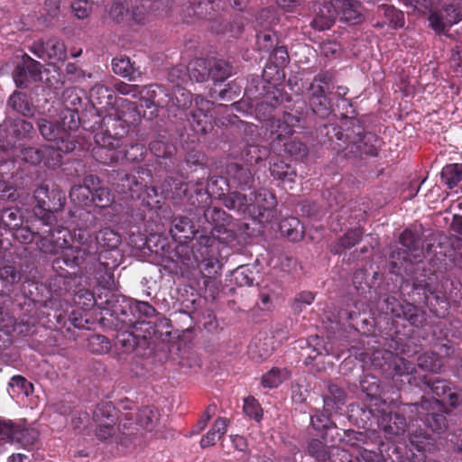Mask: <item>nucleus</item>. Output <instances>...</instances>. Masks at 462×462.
<instances>
[{"mask_svg": "<svg viewBox=\"0 0 462 462\" xmlns=\"http://www.w3.org/2000/svg\"><path fill=\"white\" fill-rule=\"evenodd\" d=\"M79 116L71 109L62 110L59 120L49 121L42 118L38 121V128L41 134L46 140L54 143L60 152H72L76 143L71 136V132L79 127Z\"/></svg>", "mask_w": 462, "mask_h": 462, "instance_id": "obj_1", "label": "nucleus"}, {"mask_svg": "<svg viewBox=\"0 0 462 462\" xmlns=\"http://www.w3.org/2000/svg\"><path fill=\"white\" fill-rule=\"evenodd\" d=\"M420 14L429 13V26L437 34H445L453 25L462 21V13L444 0H402Z\"/></svg>", "mask_w": 462, "mask_h": 462, "instance_id": "obj_2", "label": "nucleus"}, {"mask_svg": "<svg viewBox=\"0 0 462 462\" xmlns=\"http://www.w3.org/2000/svg\"><path fill=\"white\" fill-rule=\"evenodd\" d=\"M337 19L353 24L361 23L360 0H330L324 3L312 21V25L318 30H327Z\"/></svg>", "mask_w": 462, "mask_h": 462, "instance_id": "obj_3", "label": "nucleus"}, {"mask_svg": "<svg viewBox=\"0 0 462 462\" xmlns=\"http://www.w3.org/2000/svg\"><path fill=\"white\" fill-rule=\"evenodd\" d=\"M204 217L211 225L210 236H200L199 240L205 245H212L213 240H218L220 243H228L236 238V233L227 227V217L224 210L212 208H208Z\"/></svg>", "mask_w": 462, "mask_h": 462, "instance_id": "obj_4", "label": "nucleus"}, {"mask_svg": "<svg viewBox=\"0 0 462 462\" xmlns=\"http://www.w3.org/2000/svg\"><path fill=\"white\" fill-rule=\"evenodd\" d=\"M411 412L415 411L420 420L435 432H440L447 428L446 418L439 413L442 409L441 402L437 398L422 399L420 403L407 406Z\"/></svg>", "mask_w": 462, "mask_h": 462, "instance_id": "obj_5", "label": "nucleus"}, {"mask_svg": "<svg viewBox=\"0 0 462 462\" xmlns=\"http://www.w3.org/2000/svg\"><path fill=\"white\" fill-rule=\"evenodd\" d=\"M339 436V440L344 443L343 457L346 462H374V453L366 448H361L360 444H365V433L355 430L344 431V438Z\"/></svg>", "mask_w": 462, "mask_h": 462, "instance_id": "obj_6", "label": "nucleus"}, {"mask_svg": "<svg viewBox=\"0 0 462 462\" xmlns=\"http://www.w3.org/2000/svg\"><path fill=\"white\" fill-rule=\"evenodd\" d=\"M328 84V76L319 75L314 78L307 89L309 103L312 111L321 117L327 116L331 109L330 101L326 96Z\"/></svg>", "mask_w": 462, "mask_h": 462, "instance_id": "obj_7", "label": "nucleus"}, {"mask_svg": "<svg viewBox=\"0 0 462 462\" xmlns=\"http://www.w3.org/2000/svg\"><path fill=\"white\" fill-rule=\"evenodd\" d=\"M299 118L290 113L283 114L279 118L272 119L266 127L270 133V144L273 150H278L282 143L294 133Z\"/></svg>", "mask_w": 462, "mask_h": 462, "instance_id": "obj_8", "label": "nucleus"}, {"mask_svg": "<svg viewBox=\"0 0 462 462\" xmlns=\"http://www.w3.org/2000/svg\"><path fill=\"white\" fill-rule=\"evenodd\" d=\"M93 419L97 424L96 435L99 439L106 440L115 436L117 416L111 402L98 404L94 411Z\"/></svg>", "mask_w": 462, "mask_h": 462, "instance_id": "obj_9", "label": "nucleus"}, {"mask_svg": "<svg viewBox=\"0 0 462 462\" xmlns=\"http://www.w3.org/2000/svg\"><path fill=\"white\" fill-rule=\"evenodd\" d=\"M194 102L190 124L194 131L205 134L212 126V110L226 108V106L217 105V106H215L213 103L200 97H197Z\"/></svg>", "mask_w": 462, "mask_h": 462, "instance_id": "obj_10", "label": "nucleus"}, {"mask_svg": "<svg viewBox=\"0 0 462 462\" xmlns=\"http://www.w3.org/2000/svg\"><path fill=\"white\" fill-rule=\"evenodd\" d=\"M146 95L152 99V104L159 106H175L185 108L191 104V94L185 89L178 88L175 97L171 98L163 87L155 85L147 89Z\"/></svg>", "mask_w": 462, "mask_h": 462, "instance_id": "obj_11", "label": "nucleus"}, {"mask_svg": "<svg viewBox=\"0 0 462 462\" xmlns=\"http://www.w3.org/2000/svg\"><path fill=\"white\" fill-rule=\"evenodd\" d=\"M252 204L255 208V215L253 218L260 223L270 222L274 218V209L277 205L275 196L265 189H260L252 195Z\"/></svg>", "mask_w": 462, "mask_h": 462, "instance_id": "obj_12", "label": "nucleus"}, {"mask_svg": "<svg viewBox=\"0 0 462 462\" xmlns=\"http://www.w3.org/2000/svg\"><path fill=\"white\" fill-rule=\"evenodd\" d=\"M31 51L40 59L63 61L67 57L64 42L58 38H51L46 42L39 40L31 46Z\"/></svg>", "mask_w": 462, "mask_h": 462, "instance_id": "obj_13", "label": "nucleus"}, {"mask_svg": "<svg viewBox=\"0 0 462 462\" xmlns=\"http://www.w3.org/2000/svg\"><path fill=\"white\" fill-rule=\"evenodd\" d=\"M38 437L39 433L35 429H23L11 421L0 420V440L9 439L27 446L33 444Z\"/></svg>", "mask_w": 462, "mask_h": 462, "instance_id": "obj_14", "label": "nucleus"}, {"mask_svg": "<svg viewBox=\"0 0 462 462\" xmlns=\"http://www.w3.org/2000/svg\"><path fill=\"white\" fill-rule=\"evenodd\" d=\"M380 427L389 439H394L404 434L407 428L405 418L397 412H390L382 416Z\"/></svg>", "mask_w": 462, "mask_h": 462, "instance_id": "obj_15", "label": "nucleus"}, {"mask_svg": "<svg viewBox=\"0 0 462 462\" xmlns=\"http://www.w3.org/2000/svg\"><path fill=\"white\" fill-rule=\"evenodd\" d=\"M253 192L250 191L249 198L247 194L241 192H232L226 195L224 199V205L229 209L236 210L243 214H248L252 218L255 215V208L252 204Z\"/></svg>", "mask_w": 462, "mask_h": 462, "instance_id": "obj_16", "label": "nucleus"}, {"mask_svg": "<svg viewBox=\"0 0 462 462\" xmlns=\"http://www.w3.org/2000/svg\"><path fill=\"white\" fill-rule=\"evenodd\" d=\"M13 134L10 139L6 140V144L3 143L1 147L8 152V157L16 156V141L14 139H20L27 136L33 129L32 125L24 119H16L10 123Z\"/></svg>", "mask_w": 462, "mask_h": 462, "instance_id": "obj_17", "label": "nucleus"}, {"mask_svg": "<svg viewBox=\"0 0 462 462\" xmlns=\"http://www.w3.org/2000/svg\"><path fill=\"white\" fill-rule=\"evenodd\" d=\"M68 231L65 229L56 230L49 236L42 237L39 241V248L46 254H58L60 253L62 246L67 245L66 236Z\"/></svg>", "mask_w": 462, "mask_h": 462, "instance_id": "obj_18", "label": "nucleus"}, {"mask_svg": "<svg viewBox=\"0 0 462 462\" xmlns=\"http://www.w3.org/2000/svg\"><path fill=\"white\" fill-rule=\"evenodd\" d=\"M229 420L224 417H218L213 423L210 430L202 436L199 445L202 448L213 446L227 431Z\"/></svg>", "mask_w": 462, "mask_h": 462, "instance_id": "obj_19", "label": "nucleus"}, {"mask_svg": "<svg viewBox=\"0 0 462 462\" xmlns=\"http://www.w3.org/2000/svg\"><path fill=\"white\" fill-rule=\"evenodd\" d=\"M400 242L407 250V255L403 256L405 261L410 263L420 261L422 250L411 231L405 230L400 236Z\"/></svg>", "mask_w": 462, "mask_h": 462, "instance_id": "obj_20", "label": "nucleus"}, {"mask_svg": "<svg viewBox=\"0 0 462 462\" xmlns=\"http://www.w3.org/2000/svg\"><path fill=\"white\" fill-rule=\"evenodd\" d=\"M411 451L416 449L423 455L424 452L431 450L433 442L431 437L422 430H411L409 435Z\"/></svg>", "mask_w": 462, "mask_h": 462, "instance_id": "obj_21", "label": "nucleus"}, {"mask_svg": "<svg viewBox=\"0 0 462 462\" xmlns=\"http://www.w3.org/2000/svg\"><path fill=\"white\" fill-rule=\"evenodd\" d=\"M280 229L282 235L291 241H298L304 235V227L296 217H287L280 224Z\"/></svg>", "mask_w": 462, "mask_h": 462, "instance_id": "obj_22", "label": "nucleus"}, {"mask_svg": "<svg viewBox=\"0 0 462 462\" xmlns=\"http://www.w3.org/2000/svg\"><path fill=\"white\" fill-rule=\"evenodd\" d=\"M198 231L191 224L190 220L187 217H177L172 221V227L171 233L172 236L180 235V237L185 239L191 238Z\"/></svg>", "mask_w": 462, "mask_h": 462, "instance_id": "obj_23", "label": "nucleus"}, {"mask_svg": "<svg viewBox=\"0 0 462 462\" xmlns=\"http://www.w3.org/2000/svg\"><path fill=\"white\" fill-rule=\"evenodd\" d=\"M63 262L68 266L79 265L90 254L85 253L80 247L71 246L67 241V245L60 250Z\"/></svg>", "mask_w": 462, "mask_h": 462, "instance_id": "obj_24", "label": "nucleus"}, {"mask_svg": "<svg viewBox=\"0 0 462 462\" xmlns=\"http://www.w3.org/2000/svg\"><path fill=\"white\" fill-rule=\"evenodd\" d=\"M159 414L152 407L141 409L137 415V425L147 432H152L157 426Z\"/></svg>", "mask_w": 462, "mask_h": 462, "instance_id": "obj_25", "label": "nucleus"}, {"mask_svg": "<svg viewBox=\"0 0 462 462\" xmlns=\"http://www.w3.org/2000/svg\"><path fill=\"white\" fill-rule=\"evenodd\" d=\"M72 237L74 241L81 245L80 248L83 249L85 253L92 254L97 251L96 239L94 240L92 238L88 229L82 227L75 229Z\"/></svg>", "mask_w": 462, "mask_h": 462, "instance_id": "obj_26", "label": "nucleus"}, {"mask_svg": "<svg viewBox=\"0 0 462 462\" xmlns=\"http://www.w3.org/2000/svg\"><path fill=\"white\" fill-rule=\"evenodd\" d=\"M378 15L383 16L393 27L402 28L404 26L403 14L391 5H382L378 7Z\"/></svg>", "mask_w": 462, "mask_h": 462, "instance_id": "obj_27", "label": "nucleus"}, {"mask_svg": "<svg viewBox=\"0 0 462 462\" xmlns=\"http://www.w3.org/2000/svg\"><path fill=\"white\" fill-rule=\"evenodd\" d=\"M271 174L282 182L291 183L294 181L296 177L295 171L291 167L290 164L284 162H275L271 165Z\"/></svg>", "mask_w": 462, "mask_h": 462, "instance_id": "obj_28", "label": "nucleus"}, {"mask_svg": "<svg viewBox=\"0 0 462 462\" xmlns=\"http://www.w3.org/2000/svg\"><path fill=\"white\" fill-rule=\"evenodd\" d=\"M441 179L449 189L456 187L462 181V164L455 163L445 166L441 171Z\"/></svg>", "mask_w": 462, "mask_h": 462, "instance_id": "obj_29", "label": "nucleus"}, {"mask_svg": "<svg viewBox=\"0 0 462 462\" xmlns=\"http://www.w3.org/2000/svg\"><path fill=\"white\" fill-rule=\"evenodd\" d=\"M187 69L191 80L203 82L208 79V64L203 59L192 60Z\"/></svg>", "mask_w": 462, "mask_h": 462, "instance_id": "obj_30", "label": "nucleus"}, {"mask_svg": "<svg viewBox=\"0 0 462 462\" xmlns=\"http://www.w3.org/2000/svg\"><path fill=\"white\" fill-rule=\"evenodd\" d=\"M231 75V67L225 60H215L208 63V77L215 82H222Z\"/></svg>", "mask_w": 462, "mask_h": 462, "instance_id": "obj_31", "label": "nucleus"}, {"mask_svg": "<svg viewBox=\"0 0 462 462\" xmlns=\"http://www.w3.org/2000/svg\"><path fill=\"white\" fill-rule=\"evenodd\" d=\"M289 377L290 372L287 369L273 368L263 376L262 384L267 388H274Z\"/></svg>", "mask_w": 462, "mask_h": 462, "instance_id": "obj_32", "label": "nucleus"}, {"mask_svg": "<svg viewBox=\"0 0 462 462\" xmlns=\"http://www.w3.org/2000/svg\"><path fill=\"white\" fill-rule=\"evenodd\" d=\"M184 184L177 180L169 178L164 180L162 185V193L165 198H172L180 197L181 195H185L187 192V188H183Z\"/></svg>", "mask_w": 462, "mask_h": 462, "instance_id": "obj_33", "label": "nucleus"}, {"mask_svg": "<svg viewBox=\"0 0 462 462\" xmlns=\"http://www.w3.org/2000/svg\"><path fill=\"white\" fill-rule=\"evenodd\" d=\"M97 245H100L102 247L109 249L116 248L120 244V236L114 230L106 227L99 231L96 237Z\"/></svg>", "mask_w": 462, "mask_h": 462, "instance_id": "obj_34", "label": "nucleus"}, {"mask_svg": "<svg viewBox=\"0 0 462 462\" xmlns=\"http://www.w3.org/2000/svg\"><path fill=\"white\" fill-rule=\"evenodd\" d=\"M420 368L437 373L443 365L442 360L434 353H424L418 357Z\"/></svg>", "mask_w": 462, "mask_h": 462, "instance_id": "obj_35", "label": "nucleus"}, {"mask_svg": "<svg viewBox=\"0 0 462 462\" xmlns=\"http://www.w3.org/2000/svg\"><path fill=\"white\" fill-rule=\"evenodd\" d=\"M338 450L336 448H332L331 450H328L326 446L318 439H312L308 446L309 454L315 459L325 462L328 459H331V451Z\"/></svg>", "mask_w": 462, "mask_h": 462, "instance_id": "obj_36", "label": "nucleus"}, {"mask_svg": "<svg viewBox=\"0 0 462 462\" xmlns=\"http://www.w3.org/2000/svg\"><path fill=\"white\" fill-rule=\"evenodd\" d=\"M228 174L233 179L234 181L237 182L239 185L246 186L250 184L253 180V176L251 171L247 168H244L237 164H232L228 167Z\"/></svg>", "mask_w": 462, "mask_h": 462, "instance_id": "obj_37", "label": "nucleus"}, {"mask_svg": "<svg viewBox=\"0 0 462 462\" xmlns=\"http://www.w3.org/2000/svg\"><path fill=\"white\" fill-rule=\"evenodd\" d=\"M9 387L12 390L13 395L23 394L28 396L32 392V385L27 380L21 375H14L11 378Z\"/></svg>", "mask_w": 462, "mask_h": 462, "instance_id": "obj_38", "label": "nucleus"}, {"mask_svg": "<svg viewBox=\"0 0 462 462\" xmlns=\"http://www.w3.org/2000/svg\"><path fill=\"white\" fill-rule=\"evenodd\" d=\"M10 106L18 113L28 116L32 112V108L25 99V96L22 93H14L8 101Z\"/></svg>", "mask_w": 462, "mask_h": 462, "instance_id": "obj_39", "label": "nucleus"}, {"mask_svg": "<svg viewBox=\"0 0 462 462\" xmlns=\"http://www.w3.org/2000/svg\"><path fill=\"white\" fill-rule=\"evenodd\" d=\"M311 424L317 430H326V435L328 431H335L339 435L338 429L333 425L330 419L326 414H315L311 417Z\"/></svg>", "mask_w": 462, "mask_h": 462, "instance_id": "obj_40", "label": "nucleus"}, {"mask_svg": "<svg viewBox=\"0 0 462 462\" xmlns=\"http://www.w3.org/2000/svg\"><path fill=\"white\" fill-rule=\"evenodd\" d=\"M113 71L122 77H130L133 73V66L128 57H117L112 60Z\"/></svg>", "mask_w": 462, "mask_h": 462, "instance_id": "obj_41", "label": "nucleus"}, {"mask_svg": "<svg viewBox=\"0 0 462 462\" xmlns=\"http://www.w3.org/2000/svg\"><path fill=\"white\" fill-rule=\"evenodd\" d=\"M92 201L99 208H107L114 202V196L106 188H98L92 194Z\"/></svg>", "mask_w": 462, "mask_h": 462, "instance_id": "obj_42", "label": "nucleus"}, {"mask_svg": "<svg viewBox=\"0 0 462 462\" xmlns=\"http://www.w3.org/2000/svg\"><path fill=\"white\" fill-rule=\"evenodd\" d=\"M95 142L102 148L114 150L119 147L121 141L106 132H97L95 136Z\"/></svg>", "mask_w": 462, "mask_h": 462, "instance_id": "obj_43", "label": "nucleus"}, {"mask_svg": "<svg viewBox=\"0 0 462 462\" xmlns=\"http://www.w3.org/2000/svg\"><path fill=\"white\" fill-rule=\"evenodd\" d=\"M41 153L44 155L42 162L49 167H54L60 163V150L51 145H43L41 148Z\"/></svg>", "mask_w": 462, "mask_h": 462, "instance_id": "obj_44", "label": "nucleus"}, {"mask_svg": "<svg viewBox=\"0 0 462 462\" xmlns=\"http://www.w3.org/2000/svg\"><path fill=\"white\" fill-rule=\"evenodd\" d=\"M244 411L245 414L256 421H260L263 417V410L260 404L254 397H247L244 400Z\"/></svg>", "mask_w": 462, "mask_h": 462, "instance_id": "obj_45", "label": "nucleus"}, {"mask_svg": "<svg viewBox=\"0 0 462 462\" xmlns=\"http://www.w3.org/2000/svg\"><path fill=\"white\" fill-rule=\"evenodd\" d=\"M22 63L32 81H38L41 79L42 64L40 62L32 60L28 55H25L23 57Z\"/></svg>", "mask_w": 462, "mask_h": 462, "instance_id": "obj_46", "label": "nucleus"}, {"mask_svg": "<svg viewBox=\"0 0 462 462\" xmlns=\"http://www.w3.org/2000/svg\"><path fill=\"white\" fill-rule=\"evenodd\" d=\"M91 191L86 185H75L69 192L70 199L77 204H87Z\"/></svg>", "mask_w": 462, "mask_h": 462, "instance_id": "obj_47", "label": "nucleus"}, {"mask_svg": "<svg viewBox=\"0 0 462 462\" xmlns=\"http://www.w3.org/2000/svg\"><path fill=\"white\" fill-rule=\"evenodd\" d=\"M90 349L96 354H104L110 349V343L107 338L101 335H94L89 339Z\"/></svg>", "mask_w": 462, "mask_h": 462, "instance_id": "obj_48", "label": "nucleus"}, {"mask_svg": "<svg viewBox=\"0 0 462 462\" xmlns=\"http://www.w3.org/2000/svg\"><path fill=\"white\" fill-rule=\"evenodd\" d=\"M23 161L29 162L31 164H38L42 162V158L44 155L41 153L40 148H24L20 150V154L18 155Z\"/></svg>", "mask_w": 462, "mask_h": 462, "instance_id": "obj_49", "label": "nucleus"}, {"mask_svg": "<svg viewBox=\"0 0 462 462\" xmlns=\"http://www.w3.org/2000/svg\"><path fill=\"white\" fill-rule=\"evenodd\" d=\"M407 310L399 311L395 309H392V312L396 317H401L402 314L407 319L411 324L418 326L423 321L422 315L418 313V310L412 305L406 306Z\"/></svg>", "mask_w": 462, "mask_h": 462, "instance_id": "obj_50", "label": "nucleus"}, {"mask_svg": "<svg viewBox=\"0 0 462 462\" xmlns=\"http://www.w3.org/2000/svg\"><path fill=\"white\" fill-rule=\"evenodd\" d=\"M362 234L360 228L351 229L340 238L339 244L344 249L350 248L359 242Z\"/></svg>", "mask_w": 462, "mask_h": 462, "instance_id": "obj_51", "label": "nucleus"}, {"mask_svg": "<svg viewBox=\"0 0 462 462\" xmlns=\"http://www.w3.org/2000/svg\"><path fill=\"white\" fill-rule=\"evenodd\" d=\"M389 366L393 367L398 374H409L413 371L412 364L399 356H393V360Z\"/></svg>", "mask_w": 462, "mask_h": 462, "instance_id": "obj_52", "label": "nucleus"}, {"mask_svg": "<svg viewBox=\"0 0 462 462\" xmlns=\"http://www.w3.org/2000/svg\"><path fill=\"white\" fill-rule=\"evenodd\" d=\"M71 10L77 18L85 19L91 12V5L87 0H76L71 4Z\"/></svg>", "mask_w": 462, "mask_h": 462, "instance_id": "obj_53", "label": "nucleus"}, {"mask_svg": "<svg viewBox=\"0 0 462 462\" xmlns=\"http://www.w3.org/2000/svg\"><path fill=\"white\" fill-rule=\"evenodd\" d=\"M116 343L123 348L125 352L133 351L137 344L135 337L129 332L120 333L117 336Z\"/></svg>", "mask_w": 462, "mask_h": 462, "instance_id": "obj_54", "label": "nucleus"}, {"mask_svg": "<svg viewBox=\"0 0 462 462\" xmlns=\"http://www.w3.org/2000/svg\"><path fill=\"white\" fill-rule=\"evenodd\" d=\"M284 147V151L294 156L304 157L307 155V147L300 142L291 141L290 143L284 142L282 143Z\"/></svg>", "mask_w": 462, "mask_h": 462, "instance_id": "obj_55", "label": "nucleus"}, {"mask_svg": "<svg viewBox=\"0 0 462 462\" xmlns=\"http://www.w3.org/2000/svg\"><path fill=\"white\" fill-rule=\"evenodd\" d=\"M0 280L5 285L14 284L20 280V274L13 266H5L0 269Z\"/></svg>", "mask_w": 462, "mask_h": 462, "instance_id": "obj_56", "label": "nucleus"}, {"mask_svg": "<svg viewBox=\"0 0 462 462\" xmlns=\"http://www.w3.org/2000/svg\"><path fill=\"white\" fill-rule=\"evenodd\" d=\"M13 77L16 86L19 88H25L32 80L23 63L16 66Z\"/></svg>", "mask_w": 462, "mask_h": 462, "instance_id": "obj_57", "label": "nucleus"}, {"mask_svg": "<svg viewBox=\"0 0 462 462\" xmlns=\"http://www.w3.org/2000/svg\"><path fill=\"white\" fill-rule=\"evenodd\" d=\"M34 214L47 226L51 225L55 219L53 212L45 208L44 201L42 203L39 202L37 207L34 208Z\"/></svg>", "mask_w": 462, "mask_h": 462, "instance_id": "obj_58", "label": "nucleus"}, {"mask_svg": "<svg viewBox=\"0 0 462 462\" xmlns=\"http://www.w3.org/2000/svg\"><path fill=\"white\" fill-rule=\"evenodd\" d=\"M425 383L430 388L432 393L435 394L438 398L445 397L448 392H449V388L447 385V383L443 380H436L432 383L427 381Z\"/></svg>", "mask_w": 462, "mask_h": 462, "instance_id": "obj_59", "label": "nucleus"}, {"mask_svg": "<svg viewBox=\"0 0 462 462\" xmlns=\"http://www.w3.org/2000/svg\"><path fill=\"white\" fill-rule=\"evenodd\" d=\"M151 151L157 157H167L172 153V148L167 146L163 142L155 141L150 144Z\"/></svg>", "mask_w": 462, "mask_h": 462, "instance_id": "obj_60", "label": "nucleus"}, {"mask_svg": "<svg viewBox=\"0 0 462 462\" xmlns=\"http://www.w3.org/2000/svg\"><path fill=\"white\" fill-rule=\"evenodd\" d=\"M448 440L453 451L462 453V429L448 434Z\"/></svg>", "mask_w": 462, "mask_h": 462, "instance_id": "obj_61", "label": "nucleus"}, {"mask_svg": "<svg viewBox=\"0 0 462 462\" xmlns=\"http://www.w3.org/2000/svg\"><path fill=\"white\" fill-rule=\"evenodd\" d=\"M115 88L117 92H119L122 95H127L132 97H136L138 92V86L136 85H130L125 82H118L116 83Z\"/></svg>", "mask_w": 462, "mask_h": 462, "instance_id": "obj_62", "label": "nucleus"}, {"mask_svg": "<svg viewBox=\"0 0 462 462\" xmlns=\"http://www.w3.org/2000/svg\"><path fill=\"white\" fill-rule=\"evenodd\" d=\"M273 35L271 32H263L257 37L259 47L263 50H269L273 47Z\"/></svg>", "mask_w": 462, "mask_h": 462, "instance_id": "obj_63", "label": "nucleus"}, {"mask_svg": "<svg viewBox=\"0 0 462 462\" xmlns=\"http://www.w3.org/2000/svg\"><path fill=\"white\" fill-rule=\"evenodd\" d=\"M248 155H251L250 159L247 160L249 162L257 163L259 161L263 159V155H265V150H263L262 152V151H260L258 147L252 146L248 150Z\"/></svg>", "mask_w": 462, "mask_h": 462, "instance_id": "obj_64", "label": "nucleus"}]
</instances>
